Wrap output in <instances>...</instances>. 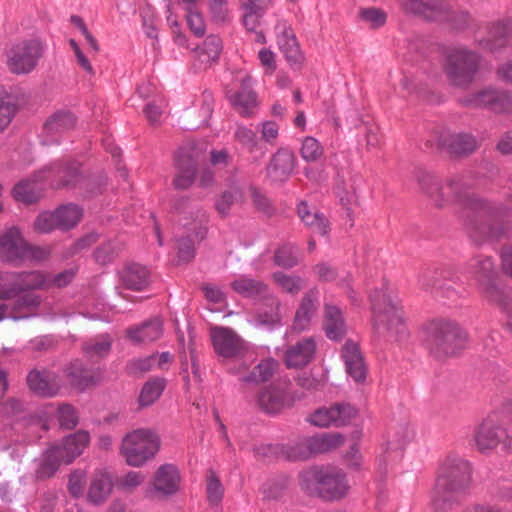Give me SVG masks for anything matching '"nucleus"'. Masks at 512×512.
Returning <instances> with one entry per match:
<instances>
[{
    "label": "nucleus",
    "mask_w": 512,
    "mask_h": 512,
    "mask_svg": "<svg viewBox=\"0 0 512 512\" xmlns=\"http://www.w3.org/2000/svg\"><path fill=\"white\" fill-rule=\"evenodd\" d=\"M415 178L422 192L437 208L458 207L467 233L476 244L498 240L505 235V220L510 217V210L501 203H492L477 196L466 175H454L442 184L431 172L417 169Z\"/></svg>",
    "instance_id": "1"
},
{
    "label": "nucleus",
    "mask_w": 512,
    "mask_h": 512,
    "mask_svg": "<svg viewBox=\"0 0 512 512\" xmlns=\"http://www.w3.org/2000/svg\"><path fill=\"white\" fill-rule=\"evenodd\" d=\"M472 479V468L466 459L448 456L440 467L432 493V505L437 511H448L467 492Z\"/></svg>",
    "instance_id": "2"
},
{
    "label": "nucleus",
    "mask_w": 512,
    "mask_h": 512,
    "mask_svg": "<svg viewBox=\"0 0 512 512\" xmlns=\"http://www.w3.org/2000/svg\"><path fill=\"white\" fill-rule=\"evenodd\" d=\"M299 485L310 497L324 501H335L343 498L348 491L345 473L332 466H312L299 473Z\"/></svg>",
    "instance_id": "3"
},
{
    "label": "nucleus",
    "mask_w": 512,
    "mask_h": 512,
    "mask_svg": "<svg viewBox=\"0 0 512 512\" xmlns=\"http://www.w3.org/2000/svg\"><path fill=\"white\" fill-rule=\"evenodd\" d=\"M425 343L436 360L455 356L465 345L467 335L459 324L450 319H433L424 325Z\"/></svg>",
    "instance_id": "4"
},
{
    "label": "nucleus",
    "mask_w": 512,
    "mask_h": 512,
    "mask_svg": "<svg viewBox=\"0 0 512 512\" xmlns=\"http://www.w3.org/2000/svg\"><path fill=\"white\" fill-rule=\"evenodd\" d=\"M466 269L476 279L480 294L500 310H507L512 303V292L498 281L493 259L482 255L472 257Z\"/></svg>",
    "instance_id": "5"
},
{
    "label": "nucleus",
    "mask_w": 512,
    "mask_h": 512,
    "mask_svg": "<svg viewBox=\"0 0 512 512\" xmlns=\"http://www.w3.org/2000/svg\"><path fill=\"white\" fill-rule=\"evenodd\" d=\"M373 324L379 334L400 341L407 336V329L397 302L388 293L387 287L370 293Z\"/></svg>",
    "instance_id": "6"
},
{
    "label": "nucleus",
    "mask_w": 512,
    "mask_h": 512,
    "mask_svg": "<svg viewBox=\"0 0 512 512\" xmlns=\"http://www.w3.org/2000/svg\"><path fill=\"white\" fill-rule=\"evenodd\" d=\"M206 145L202 142L188 141L173 154V166L176 174L173 186L177 190H187L195 182L199 167L205 160Z\"/></svg>",
    "instance_id": "7"
},
{
    "label": "nucleus",
    "mask_w": 512,
    "mask_h": 512,
    "mask_svg": "<svg viewBox=\"0 0 512 512\" xmlns=\"http://www.w3.org/2000/svg\"><path fill=\"white\" fill-rule=\"evenodd\" d=\"M173 208L180 214L189 213L192 218L193 232L178 238L176 244L178 261L189 263L195 257V243L201 242L206 237L208 215L202 208L190 207V200L187 197L176 198Z\"/></svg>",
    "instance_id": "8"
},
{
    "label": "nucleus",
    "mask_w": 512,
    "mask_h": 512,
    "mask_svg": "<svg viewBox=\"0 0 512 512\" xmlns=\"http://www.w3.org/2000/svg\"><path fill=\"white\" fill-rule=\"evenodd\" d=\"M473 440L482 454H490L498 448L505 452L512 451V434L504 426L499 413L489 414L476 425Z\"/></svg>",
    "instance_id": "9"
},
{
    "label": "nucleus",
    "mask_w": 512,
    "mask_h": 512,
    "mask_svg": "<svg viewBox=\"0 0 512 512\" xmlns=\"http://www.w3.org/2000/svg\"><path fill=\"white\" fill-rule=\"evenodd\" d=\"M159 449L157 434L150 429H136L123 437L120 454L129 466L141 467L152 460Z\"/></svg>",
    "instance_id": "10"
},
{
    "label": "nucleus",
    "mask_w": 512,
    "mask_h": 512,
    "mask_svg": "<svg viewBox=\"0 0 512 512\" xmlns=\"http://www.w3.org/2000/svg\"><path fill=\"white\" fill-rule=\"evenodd\" d=\"M480 56L466 48H454L447 52L444 72L450 84L467 89L474 81L479 68Z\"/></svg>",
    "instance_id": "11"
},
{
    "label": "nucleus",
    "mask_w": 512,
    "mask_h": 512,
    "mask_svg": "<svg viewBox=\"0 0 512 512\" xmlns=\"http://www.w3.org/2000/svg\"><path fill=\"white\" fill-rule=\"evenodd\" d=\"M418 281L426 292L451 301L461 297L464 292L459 276L451 267H428L420 273Z\"/></svg>",
    "instance_id": "12"
},
{
    "label": "nucleus",
    "mask_w": 512,
    "mask_h": 512,
    "mask_svg": "<svg viewBox=\"0 0 512 512\" xmlns=\"http://www.w3.org/2000/svg\"><path fill=\"white\" fill-rule=\"evenodd\" d=\"M44 53L39 39H25L11 43L4 50L5 64L10 73L26 75L38 65Z\"/></svg>",
    "instance_id": "13"
},
{
    "label": "nucleus",
    "mask_w": 512,
    "mask_h": 512,
    "mask_svg": "<svg viewBox=\"0 0 512 512\" xmlns=\"http://www.w3.org/2000/svg\"><path fill=\"white\" fill-rule=\"evenodd\" d=\"M180 473L174 464H163L156 472L145 490V497L149 499H166L177 493L180 485Z\"/></svg>",
    "instance_id": "14"
},
{
    "label": "nucleus",
    "mask_w": 512,
    "mask_h": 512,
    "mask_svg": "<svg viewBox=\"0 0 512 512\" xmlns=\"http://www.w3.org/2000/svg\"><path fill=\"white\" fill-rule=\"evenodd\" d=\"M211 340L216 354L224 358L242 357L249 349L248 343L229 327H212Z\"/></svg>",
    "instance_id": "15"
},
{
    "label": "nucleus",
    "mask_w": 512,
    "mask_h": 512,
    "mask_svg": "<svg viewBox=\"0 0 512 512\" xmlns=\"http://www.w3.org/2000/svg\"><path fill=\"white\" fill-rule=\"evenodd\" d=\"M480 146L476 136L468 132H451L441 130L437 134V148L456 157H467Z\"/></svg>",
    "instance_id": "16"
},
{
    "label": "nucleus",
    "mask_w": 512,
    "mask_h": 512,
    "mask_svg": "<svg viewBox=\"0 0 512 512\" xmlns=\"http://www.w3.org/2000/svg\"><path fill=\"white\" fill-rule=\"evenodd\" d=\"M29 248L16 227L6 230L0 236V260L6 263H13L27 257Z\"/></svg>",
    "instance_id": "17"
},
{
    "label": "nucleus",
    "mask_w": 512,
    "mask_h": 512,
    "mask_svg": "<svg viewBox=\"0 0 512 512\" xmlns=\"http://www.w3.org/2000/svg\"><path fill=\"white\" fill-rule=\"evenodd\" d=\"M55 372L48 369H32L29 371L26 382L29 390L42 398L55 397L60 391Z\"/></svg>",
    "instance_id": "18"
},
{
    "label": "nucleus",
    "mask_w": 512,
    "mask_h": 512,
    "mask_svg": "<svg viewBox=\"0 0 512 512\" xmlns=\"http://www.w3.org/2000/svg\"><path fill=\"white\" fill-rule=\"evenodd\" d=\"M295 166L294 152L287 148H280L266 166V175L272 182H284L291 176Z\"/></svg>",
    "instance_id": "19"
},
{
    "label": "nucleus",
    "mask_w": 512,
    "mask_h": 512,
    "mask_svg": "<svg viewBox=\"0 0 512 512\" xmlns=\"http://www.w3.org/2000/svg\"><path fill=\"white\" fill-rule=\"evenodd\" d=\"M319 307V291L317 288L308 290L301 299L300 305L295 313L292 330L303 332L310 326L312 317Z\"/></svg>",
    "instance_id": "20"
},
{
    "label": "nucleus",
    "mask_w": 512,
    "mask_h": 512,
    "mask_svg": "<svg viewBox=\"0 0 512 512\" xmlns=\"http://www.w3.org/2000/svg\"><path fill=\"white\" fill-rule=\"evenodd\" d=\"M342 358L347 374L357 383L364 382L367 375V368L359 346L353 341H346L342 347Z\"/></svg>",
    "instance_id": "21"
},
{
    "label": "nucleus",
    "mask_w": 512,
    "mask_h": 512,
    "mask_svg": "<svg viewBox=\"0 0 512 512\" xmlns=\"http://www.w3.org/2000/svg\"><path fill=\"white\" fill-rule=\"evenodd\" d=\"M401 8L427 21L438 22L443 14L445 2L442 0H399Z\"/></svg>",
    "instance_id": "22"
},
{
    "label": "nucleus",
    "mask_w": 512,
    "mask_h": 512,
    "mask_svg": "<svg viewBox=\"0 0 512 512\" xmlns=\"http://www.w3.org/2000/svg\"><path fill=\"white\" fill-rule=\"evenodd\" d=\"M47 177L46 169H42L31 178L20 181L13 187V197L25 204L36 203L41 198L43 191L39 183Z\"/></svg>",
    "instance_id": "23"
},
{
    "label": "nucleus",
    "mask_w": 512,
    "mask_h": 512,
    "mask_svg": "<svg viewBox=\"0 0 512 512\" xmlns=\"http://www.w3.org/2000/svg\"><path fill=\"white\" fill-rule=\"evenodd\" d=\"M316 343L313 338H304L295 345L290 346L284 355V362L288 368H300L309 364L315 354Z\"/></svg>",
    "instance_id": "24"
},
{
    "label": "nucleus",
    "mask_w": 512,
    "mask_h": 512,
    "mask_svg": "<svg viewBox=\"0 0 512 512\" xmlns=\"http://www.w3.org/2000/svg\"><path fill=\"white\" fill-rule=\"evenodd\" d=\"M63 373L70 386L79 391H84L97 382L95 372L86 368L78 359L71 361L64 368Z\"/></svg>",
    "instance_id": "25"
},
{
    "label": "nucleus",
    "mask_w": 512,
    "mask_h": 512,
    "mask_svg": "<svg viewBox=\"0 0 512 512\" xmlns=\"http://www.w3.org/2000/svg\"><path fill=\"white\" fill-rule=\"evenodd\" d=\"M257 404L261 411L271 415L280 413L289 405L285 391L275 385H269L259 392Z\"/></svg>",
    "instance_id": "26"
},
{
    "label": "nucleus",
    "mask_w": 512,
    "mask_h": 512,
    "mask_svg": "<svg viewBox=\"0 0 512 512\" xmlns=\"http://www.w3.org/2000/svg\"><path fill=\"white\" fill-rule=\"evenodd\" d=\"M113 490V482L108 472L96 470L91 477L87 491V500L93 505H101L107 501Z\"/></svg>",
    "instance_id": "27"
},
{
    "label": "nucleus",
    "mask_w": 512,
    "mask_h": 512,
    "mask_svg": "<svg viewBox=\"0 0 512 512\" xmlns=\"http://www.w3.org/2000/svg\"><path fill=\"white\" fill-rule=\"evenodd\" d=\"M45 169L46 174L52 172L58 177L59 181L54 185L55 188L75 187L83 180L80 164L76 161L54 163Z\"/></svg>",
    "instance_id": "28"
},
{
    "label": "nucleus",
    "mask_w": 512,
    "mask_h": 512,
    "mask_svg": "<svg viewBox=\"0 0 512 512\" xmlns=\"http://www.w3.org/2000/svg\"><path fill=\"white\" fill-rule=\"evenodd\" d=\"M122 284L130 290L141 291L145 289L150 282V273L148 269L138 263L126 264L120 272Z\"/></svg>",
    "instance_id": "29"
},
{
    "label": "nucleus",
    "mask_w": 512,
    "mask_h": 512,
    "mask_svg": "<svg viewBox=\"0 0 512 512\" xmlns=\"http://www.w3.org/2000/svg\"><path fill=\"white\" fill-rule=\"evenodd\" d=\"M90 442L89 433L79 430L73 434L66 436L61 445H55L65 457V464H71Z\"/></svg>",
    "instance_id": "30"
},
{
    "label": "nucleus",
    "mask_w": 512,
    "mask_h": 512,
    "mask_svg": "<svg viewBox=\"0 0 512 512\" xmlns=\"http://www.w3.org/2000/svg\"><path fill=\"white\" fill-rule=\"evenodd\" d=\"M62 464H65L64 455L55 445L51 446L42 453L35 476L39 480L49 479L56 474Z\"/></svg>",
    "instance_id": "31"
},
{
    "label": "nucleus",
    "mask_w": 512,
    "mask_h": 512,
    "mask_svg": "<svg viewBox=\"0 0 512 512\" xmlns=\"http://www.w3.org/2000/svg\"><path fill=\"white\" fill-rule=\"evenodd\" d=\"M163 333V323L159 318L145 321L140 326L126 331L127 337L133 343H151L158 340Z\"/></svg>",
    "instance_id": "32"
},
{
    "label": "nucleus",
    "mask_w": 512,
    "mask_h": 512,
    "mask_svg": "<svg viewBox=\"0 0 512 512\" xmlns=\"http://www.w3.org/2000/svg\"><path fill=\"white\" fill-rule=\"evenodd\" d=\"M324 330L326 336L334 341H339L345 336L346 325L342 312L337 306L325 304Z\"/></svg>",
    "instance_id": "33"
},
{
    "label": "nucleus",
    "mask_w": 512,
    "mask_h": 512,
    "mask_svg": "<svg viewBox=\"0 0 512 512\" xmlns=\"http://www.w3.org/2000/svg\"><path fill=\"white\" fill-rule=\"evenodd\" d=\"M250 77L247 76L242 80L241 91L229 96V100L233 107L242 116L248 117L254 114V109L257 106L256 94L252 91L250 86Z\"/></svg>",
    "instance_id": "34"
},
{
    "label": "nucleus",
    "mask_w": 512,
    "mask_h": 512,
    "mask_svg": "<svg viewBox=\"0 0 512 512\" xmlns=\"http://www.w3.org/2000/svg\"><path fill=\"white\" fill-rule=\"evenodd\" d=\"M442 12L444 15L441 16V20L438 22L448 24L455 31H465L478 26L476 20L467 10L453 9L445 3Z\"/></svg>",
    "instance_id": "35"
},
{
    "label": "nucleus",
    "mask_w": 512,
    "mask_h": 512,
    "mask_svg": "<svg viewBox=\"0 0 512 512\" xmlns=\"http://www.w3.org/2000/svg\"><path fill=\"white\" fill-rule=\"evenodd\" d=\"M77 117L70 111L59 110L52 114L44 123L43 130L47 135L55 136L72 130Z\"/></svg>",
    "instance_id": "36"
},
{
    "label": "nucleus",
    "mask_w": 512,
    "mask_h": 512,
    "mask_svg": "<svg viewBox=\"0 0 512 512\" xmlns=\"http://www.w3.org/2000/svg\"><path fill=\"white\" fill-rule=\"evenodd\" d=\"M344 437L340 433H321L309 437L306 440V447L312 454L327 453L340 447Z\"/></svg>",
    "instance_id": "37"
},
{
    "label": "nucleus",
    "mask_w": 512,
    "mask_h": 512,
    "mask_svg": "<svg viewBox=\"0 0 512 512\" xmlns=\"http://www.w3.org/2000/svg\"><path fill=\"white\" fill-rule=\"evenodd\" d=\"M280 50L284 54L289 64L294 67H300L303 56L300 52L296 37L291 29H284L278 36Z\"/></svg>",
    "instance_id": "38"
},
{
    "label": "nucleus",
    "mask_w": 512,
    "mask_h": 512,
    "mask_svg": "<svg viewBox=\"0 0 512 512\" xmlns=\"http://www.w3.org/2000/svg\"><path fill=\"white\" fill-rule=\"evenodd\" d=\"M488 34L490 50L507 46L512 41V19H504L492 23Z\"/></svg>",
    "instance_id": "39"
},
{
    "label": "nucleus",
    "mask_w": 512,
    "mask_h": 512,
    "mask_svg": "<svg viewBox=\"0 0 512 512\" xmlns=\"http://www.w3.org/2000/svg\"><path fill=\"white\" fill-rule=\"evenodd\" d=\"M301 261L299 247L295 243L284 242L274 251V265L283 269H292Z\"/></svg>",
    "instance_id": "40"
},
{
    "label": "nucleus",
    "mask_w": 512,
    "mask_h": 512,
    "mask_svg": "<svg viewBox=\"0 0 512 512\" xmlns=\"http://www.w3.org/2000/svg\"><path fill=\"white\" fill-rule=\"evenodd\" d=\"M112 347V340L109 335H99L93 339L84 342L82 351L84 356L91 362H98L106 357Z\"/></svg>",
    "instance_id": "41"
},
{
    "label": "nucleus",
    "mask_w": 512,
    "mask_h": 512,
    "mask_svg": "<svg viewBox=\"0 0 512 512\" xmlns=\"http://www.w3.org/2000/svg\"><path fill=\"white\" fill-rule=\"evenodd\" d=\"M54 212L58 222V229L61 231H68L74 228L80 222L83 215L82 208L74 203L61 205Z\"/></svg>",
    "instance_id": "42"
},
{
    "label": "nucleus",
    "mask_w": 512,
    "mask_h": 512,
    "mask_svg": "<svg viewBox=\"0 0 512 512\" xmlns=\"http://www.w3.org/2000/svg\"><path fill=\"white\" fill-rule=\"evenodd\" d=\"M15 298L11 307V318L14 320L28 317L41 303L40 297L32 292H22Z\"/></svg>",
    "instance_id": "43"
},
{
    "label": "nucleus",
    "mask_w": 512,
    "mask_h": 512,
    "mask_svg": "<svg viewBox=\"0 0 512 512\" xmlns=\"http://www.w3.org/2000/svg\"><path fill=\"white\" fill-rule=\"evenodd\" d=\"M486 109L495 113H509L512 111V97L504 90L486 88Z\"/></svg>",
    "instance_id": "44"
},
{
    "label": "nucleus",
    "mask_w": 512,
    "mask_h": 512,
    "mask_svg": "<svg viewBox=\"0 0 512 512\" xmlns=\"http://www.w3.org/2000/svg\"><path fill=\"white\" fill-rule=\"evenodd\" d=\"M231 287L238 294L248 298L264 296L268 291V287L264 282L246 276L234 280L231 283Z\"/></svg>",
    "instance_id": "45"
},
{
    "label": "nucleus",
    "mask_w": 512,
    "mask_h": 512,
    "mask_svg": "<svg viewBox=\"0 0 512 512\" xmlns=\"http://www.w3.org/2000/svg\"><path fill=\"white\" fill-rule=\"evenodd\" d=\"M165 379L151 378L142 387L139 395L140 407H149L154 404L162 395L165 389Z\"/></svg>",
    "instance_id": "46"
},
{
    "label": "nucleus",
    "mask_w": 512,
    "mask_h": 512,
    "mask_svg": "<svg viewBox=\"0 0 512 512\" xmlns=\"http://www.w3.org/2000/svg\"><path fill=\"white\" fill-rule=\"evenodd\" d=\"M19 294L30 290L47 289V276L39 271L16 272Z\"/></svg>",
    "instance_id": "47"
},
{
    "label": "nucleus",
    "mask_w": 512,
    "mask_h": 512,
    "mask_svg": "<svg viewBox=\"0 0 512 512\" xmlns=\"http://www.w3.org/2000/svg\"><path fill=\"white\" fill-rule=\"evenodd\" d=\"M17 112L16 104L3 86H0V133L11 123Z\"/></svg>",
    "instance_id": "48"
},
{
    "label": "nucleus",
    "mask_w": 512,
    "mask_h": 512,
    "mask_svg": "<svg viewBox=\"0 0 512 512\" xmlns=\"http://www.w3.org/2000/svg\"><path fill=\"white\" fill-rule=\"evenodd\" d=\"M207 5L213 23L224 26L231 22L228 0H208Z\"/></svg>",
    "instance_id": "49"
},
{
    "label": "nucleus",
    "mask_w": 512,
    "mask_h": 512,
    "mask_svg": "<svg viewBox=\"0 0 512 512\" xmlns=\"http://www.w3.org/2000/svg\"><path fill=\"white\" fill-rule=\"evenodd\" d=\"M275 283L286 293L296 295L304 287V280L298 275H289L278 271L272 275Z\"/></svg>",
    "instance_id": "50"
},
{
    "label": "nucleus",
    "mask_w": 512,
    "mask_h": 512,
    "mask_svg": "<svg viewBox=\"0 0 512 512\" xmlns=\"http://www.w3.org/2000/svg\"><path fill=\"white\" fill-rule=\"evenodd\" d=\"M255 457L262 462H272L281 457L290 458L285 447L279 444H260L253 448Z\"/></svg>",
    "instance_id": "51"
},
{
    "label": "nucleus",
    "mask_w": 512,
    "mask_h": 512,
    "mask_svg": "<svg viewBox=\"0 0 512 512\" xmlns=\"http://www.w3.org/2000/svg\"><path fill=\"white\" fill-rule=\"evenodd\" d=\"M300 155L304 161L316 163L323 157L324 149L316 138L307 136L302 141Z\"/></svg>",
    "instance_id": "52"
},
{
    "label": "nucleus",
    "mask_w": 512,
    "mask_h": 512,
    "mask_svg": "<svg viewBox=\"0 0 512 512\" xmlns=\"http://www.w3.org/2000/svg\"><path fill=\"white\" fill-rule=\"evenodd\" d=\"M19 294L16 272H0V299L10 300Z\"/></svg>",
    "instance_id": "53"
},
{
    "label": "nucleus",
    "mask_w": 512,
    "mask_h": 512,
    "mask_svg": "<svg viewBox=\"0 0 512 512\" xmlns=\"http://www.w3.org/2000/svg\"><path fill=\"white\" fill-rule=\"evenodd\" d=\"M274 373V364L271 361H262L249 373V375L242 377L243 382H266Z\"/></svg>",
    "instance_id": "54"
},
{
    "label": "nucleus",
    "mask_w": 512,
    "mask_h": 512,
    "mask_svg": "<svg viewBox=\"0 0 512 512\" xmlns=\"http://www.w3.org/2000/svg\"><path fill=\"white\" fill-rule=\"evenodd\" d=\"M207 499L210 504L218 505L224 494V488L215 471L209 470L207 476Z\"/></svg>",
    "instance_id": "55"
},
{
    "label": "nucleus",
    "mask_w": 512,
    "mask_h": 512,
    "mask_svg": "<svg viewBox=\"0 0 512 512\" xmlns=\"http://www.w3.org/2000/svg\"><path fill=\"white\" fill-rule=\"evenodd\" d=\"M118 255L119 247L113 242L100 245L93 253L95 261L100 265H107L113 262Z\"/></svg>",
    "instance_id": "56"
},
{
    "label": "nucleus",
    "mask_w": 512,
    "mask_h": 512,
    "mask_svg": "<svg viewBox=\"0 0 512 512\" xmlns=\"http://www.w3.org/2000/svg\"><path fill=\"white\" fill-rule=\"evenodd\" d=\"M58 422L65 429H74L78 422V412L76 408L70 404H63L58 408Z\"/></svg>",
    "instance_id": "57"
},
{
    "label": "nucleus",
    "mask_w": 512,
    "mask_h": 512,
    "mask_svg": "<svg viewBox=\"0 0 512 512\" xmlns=\"http://www.w3.org/2000/svg\"><path fill=\"white\" fill-rule=\"evenodd\" d=\"M222 40L217 35H209L200 48V55H206L208 61H215L219 58L222 51Z\"/></svg>",
    "instance_id": "58"
},
{
    "label": "nucleus",
    "mask_w": 512,
    "mask_h": 512,
    "mask_svg": "<svg viewBox=\"0 0 512 512\" xmlns=\"http://www.w3.org/2000/svg\"><path fill=\"white\" fill-rule=\"evenodd\" d=\"M251 198L255 209L270 217L275 213V208L270 199L257 187H251Z\"/></svg>",
    "instance_id": "59"
},
{
    "label": "nucleus",
    "mask_w": 512,
    "mask_h": 512,
    "mask_svg": "<svg viewBox=\"0 0 512 512\" xmlns=\"http://www.w3.org/2000/svg\"><path fill=\"white\" fill-rule=\"evenodd\" d=\"M302 222L314 233L325 236L329 231V222L326 217L318 211L311 212Z\"/></svg>",
    "instance_id": "60"
},
{
    "label": "nucleus",
    "mask_w": 512,
    "mask_h": 512,
    "mask_svg": "<svg viewBox=\"0 0 512 512\" xmlns=\"http://www.w3.org/2000/svg\"><path fill=\"white\" fill-rule=\"evenodd\" d=\"M86 473L81 469L72 471L69 475L67 489L73 498H80L84 493Z\"/></svg>",
    "instance_id": "61"
},
{
    "label": "nucleus",
    "mask_w": 512,
    "mask_h": 512,
    "mask_svg": "<svg viewBox=\"0 0 512 512\" xmlns=\"http://www.w3.org/2000/svg\"><path fill=\"white\" fill-rule=\"evenodd\" d=\"M335 415V427L347 425L356 417L357 410L348 403H336L333 405Z\"/></svg>",
    "instance_id": "62"
},
{
    "label": "nucleus",
    "mask_w": 512,
    "mask_h": 512,
    "mask_svg": "<svg viewBox=\"0 0 512 512\" xmlns=\"http://www.w3.org/2000/svg\"><path fill=\"white\" fill-rule=\"evenodd\" d=\"M57 218L55 212L44 211L40 213L34 221V229L39 233H50L58 229Z\"/></svg>",
    "instance_id": "63"
},
{
    "label": "nucleus",
    "mask_w": 512,
    "mask_h": 512,
    "mask_svg": "<svg viewBox=\"0 0 512 512\" xmlns=\"http://www.w3.org/2000/svg\"><path fill=\"white\" fill-rule=\"evenodd\" d=\"M310 422L318 427L335 426L333 405L329 408H320L310 416Z\"/></svg>",
    "instance_id": "64"
}]
</instances>
